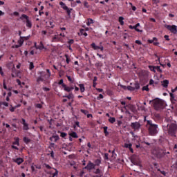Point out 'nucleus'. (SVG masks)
<instances>
[{
    "mask_svg": "<svg viewBox=\"0 0 177 177\" xmlns=\"http://www.w3.org/2000/svg\"><path fill=\"white\" fill-rule=\"evenodd\" d=\"M70 136H72V138H75V139L78 138V135H77V133L74 131L70 133Z\"/></svg>",
    "mask_w": 177,
    "mask_h": 177,
    "instance_id": "22",
    "label": "nucleus"
},
{
    "mask_svg": "<svg viewBox=\"0 0 177 177\" xmlns=\"http://www.w3.org/2000/svg\"><path fill=\"white\" fill-rule=\"evenodd\" d=\"M24 141L25 142V143H30V142H31V140H30L27 137H24Z\"/></svg>",
    "mask_w": 177,
    "mask_h": 177,
    "instance_id": "33",
    "label": "nucleus"
},
{
    "mask_svg": "<svg viewBox=\"0 0 177 177\" xmlns=\"http://www.w3.org/2000/svg\"><path fill=\"white\" fill-rule=\"evenodd\" d=\"M2 104L3 106H6V107H8L9 106V103H8L6 102H0V106H2Z\"/></svg>",
    "mask_w": 177,
    "mask_h": 177,
    "instance_id": "36",
    "label": "nucleus"
},
{
    "mask_svg": "<svg viewBox=\"0 0 177 177\" xmlns=\"http://www.w3.org/2000/svg\"><path fill=\"white\" fill-rule=\"evenodd\" d=\"M80 33L82 34V35H84V37H86L88 35V33H86L85 32V30L84 29H81L80 30Z\"/></svg>",
    "mask_w": 177,
    "mask_h": 177,
    "instance_id": "29",
    "label": "nucleus"
},
{
    "mask_svg": "<svg viewBox=\"0 0 177 177\" xmlns=\"http://www.w3.org/2000/svg\"><path fill=\"white\" fill-rule=\"evenodd\" d=\"M154 41H157V37H153L152 40L148 39L149 44H154Z\"/></svg>",
    "mask_w": 177,
    "mask_h": 177,
    "instance_id": "35",
    "label": "nucleus"
},
{
    "mask_svg": "<svg viewBox=\"0 0 177 177\" xmlns=\"http://www.w3.org/2000/svg\"><path fill=\"white\" fill-rule=\"evenodd\" d=\"M20 19H26V20H28V16H27L26 15L23 14L21 15V17H20Z\"/></svg>",
    "mask_w": 177,
    "mask_h": 177,
    "instance_id": "39",
    "label": "nucleus"
},
{
    "mask_svg": "<svg viewBox=\"0 0 177 177\" xmlns=\"http://www.w3.org/2000/svg\"><path fill=\"white\" fill-rule=\"evenodd\" d=\"M95 174H101L100 169H97L96 171H95Z\"/></svg>",
    "mask_w": 177,
    "mask_h": 177,
    "instance_id": "60",
    "label": "nucleus"
},
{
    "mask_svg": "<svg viewBox=\"0 0 177 177\" xmlns=\"http://www.w3.org/2000/svg\"><path fill=\"white\" fill-rule=\"evenodd\" d=\"M55 172L54 174H53V176H57V175H59V171H57V169H54Z\"/></svg>",
    "mask_w": 177,
    "mask_h": 177,
    "instance_id": "43",
    "label": "nucleus"
},
{
    "mask_svg": "<svg viewBox=\"0 0 177 177\" xmlns=\"http://www.w3.org/2000/svg\"><path fill=\"white\" fill-rule=\"evenodd\" d=\"M128 107L132 113H136V106L132 104H129L127 106H124V109H127Z\"/></svg>",
    "mask_w": 177,
    "mask_h": 177,
    "instance_id": "9",
    "label": "nucleus"
},
{
    "mask_svg": "<svg viewBox=\"0 0 177 177\" xmlns=\"http://www.w3.org/2000/svg\"><path fill=\"white\" fill-rule=\"evenodd\" d=\"M131 127L132 128V129H139V128H140V123L138 122H133L131 124Z\"/></svg>",
    "mask_w": 177,
    "mask_h": 177,
    "instance_id": "11",
    "label": "nucleus"
},
{
    "mask_svg": "<svg viewBox=\"0 0 177 177\" xmlns=\"http://www.w3.org/2000/svg\"><path fill=\"white\" fill-rule=\"evenodd\" d=\"M95 167H96V165L93 164L92 162H88L87 165L84 167V169L92 171V169H95Z\"/></svg>",
    "mask_w": 177,
    "mask_h": 177,
    "instance_id": "8",
    "label": "nucleus"
},
{
    "mask_svg": "<svg viewBox=\"0 0 177 177\" xmlns=\"http://www.w3.org/2000/svg\"><path fill=\"white\" fill-rule=\"evenodd\" d=\"M104 157L105 160H109V153H105Z\"/></svg>",
    "mask_w": 177,
    "mask_h": 177,
    "instance_id": "55",
    "label": "nucleus"
},
{
    "mask_svg": "<svg viewBox=\"0 0 177 177\" xmlns=\"http://www.w3.org/2000/svg\"><path fill=\"white\" fill-rule=\"evenodd\" d=\"M119 23H120L121 26H124V18L122 17H119Z\"/></svg>",
    "mask_w": 177,
    "mask_h": 177,
    "instance_id": "31",
    "label": "nucleus"
},
{
    "mask_svg": "<svg viewBox=\"0 0 177 177\" xmlns=\"http://www.w3.org/2000/svg\"><path fill=\"white\" fill-rule=\"evenodd\" d=\"M68 44H69V45H71V44H74V39H70V40L68 41Z\"/></svg>",
    "mask_w": 177,
    "mask_h": 177,
    "instance_id": "52",
    "label": "nucleus"
},
{
    "mask_svg": "<svg viewBox=\"0 0 177 177\" xmlns=\"http://www.w3.org/2000/svg\"><path fill=\"white\" fill-rule=\"evenodd\" d=\"M176 91H177V86L175 88L171 89L172 93H174V92H176Z\"/></svg>",
    "mask_w": 177,
    "mask_h": 177,
    "instance_id": "63",
    "label": "nucleus"
},
{
    "mask_svg": "<svg viewBox=\"0 0 177 177\" xmlns=\"http://www.w3.org/2000/svg\"><path fill=\"white\" fill-rule=\"evenodd\" d=\"M91 24H93V19L88 18V22H87V26H91Z\"/></svg>",
    "mask_w": 177,
    "mask_h": 177,
    "instance_id": "28",
    "label": "nucleus"
},
{
    "mask_svg": "<svg viewBox=\"0 0 177 177\" xmlns=\"http://www.w3.org/2000/svg\"><path fill=\"white\" fill-rule=\"evenodd\" d=\"M59 139H60V138H59V136L57 135L53 136L52 137L50 138V140H51V142H57Z\"/></svg>",
    "mask_w": 177,
    "mask_h": 177,
    "instance_id": "16",
    "label": "nucleus"
},
{
    "mask_svg": "<svg viewBox=\"0 0 177 177\" xmlns=\"http://www.w3.org/2000/svg\"><path fill=\"white\" fill-rule=\"evenodd\" d=\"M50 157H52V158H55V153L53 152V151H52L50 153Z\"/></svg>",
    "mask_w": 177,
    "mask_h": 177,
    "instance_id": "59",
    "label": "nucleus"
},
{
    "mask_svg": "<svg viewBox=\"0 0 177 177\" xmlns=\"http://www.w3.org/2000/svg\"><path fill=\"white\" fill-rule=\"evenodd\" d=\"M140 85L138 82H136V87H133L132 86H128L127 89L128 91H133L135 89H140Z\"/></svg>",
    "mask_w": 177,
    "mask_h": 177,
    "instance_id": "10",
    "label": "nucleus"
},
{
    "mask_svg": "<svg viewBox=\"0 0 177 177\" xmlns=\"http://www.w3.org/2000/svg\"><path fill=\"white\" fill-rule=\"evenodd\" d=\"M65 57H66V63L67 64H70V59H68V55H65Z\"/></svg>",
    "mask_w": 177,
    "mask_h": 177,
    "instance_id": "41",
    "label": "nucleus"
},
{
    "mask_svg": "<svg viewBox=\"0 0 177 177\" xmlns=\"http://www.w3.org/2000/svg\"><path fill=\"white\" fill-rule=\"evenodd\" d=\"M165 27L169 30V31L171 32L172 34L177 33V26L175 25H165Z\"/></svg>",
    "mask_w": 177,
    "mask_h": 177,
    "instance_id": "6",
    "label": "nucleus"
},
{
    "mask_svg": "<svg viewBox=\"0 0 177 177\" xmlns=\"http://www.w3.org/2000/svg\"><path fill=\"white\" fill-rule=\"evenodd\" d=\"M58 84L59 85H62V88L63 85H66L64 83H63V79L60 80Z\"/></svg>",
    "mask_w": 177,
    "mask_h": 177,
    "instance_id": "47",
    "label": "nucleus"
},
{
    "mask_svg": "<svg viewBox=\"0 0 177 177\" xmlns=\"http://www.w3.org/2000/svg\"><path fill=\"white\" fill-rule=\"evenodd\" d=\"M149 68L153 73H156V71H158V73H162V70H161V67L160 66H149Z\"/></svg>",
    "mask_w": 177,
    "mask_h": 177,
    "instance_id": "7",
    "label": "nucleus"
},
{
    "mask_svg": "<svg viewBox=\"0 0 177 177\" xmlns=\"http://www.w3.org/2000/svg\"><path fill=\"white\" fill-rule=\"evenodd\" d=\"M80 111L85 115H86V114H88V113H89V111H88L87 110H84V109H81Z\"/></svg>",
    "mask_w": 177,
    "mask_h": 177,
    "instance_id": "40",
    "label": "nucleus"
},
{
    "mask_svg": "<svg viewBox=\"0 0 177 177\" xmlns=\"http://www.w3.org/2000/svg\"><path fill=\"white\" fill-rule=\"evenodd\" d=\"M36 107H37V109H42V104H36Z\"/></svg>",
    "mask_w": 177,
    "mask_h": 177,
    "instance_id": "50",
    "label": "nucleus"
},
{
    "mask_svg": "<svg viewBox=\"0 0 177 177\" xmlns=\"http://www.w3.org/2000/svg\"><path fill=\"white\" fill-rule=\"evenodd\" d=\"M22 124L24 125V131H28L30 129V128H28V124H27V122H26L25 119H22Z\"/></svg>",
    "mask_w": 177,
    "mask_h": 177,
    "instance_id": "13",
    "label": "nucleus"
},
{
    "mask_svg": "<svg viewBox=\"0 0 177 177\" xmlns=\"http://www.w3.org/2000/svg\"><path fill=\"white\" fill-rule=\"evenodd\" d=\"M29 68H30V70H32V68H34V63L33 62L30 63Z\"/></svg>",
    "mask_w": 177,
    "mask_h": 177,
    "instance_id": "44",
    "label": "nucleus"
},
{
    "mask_svg": "<svg viewBox=\"0 0 177 177\" xmlns=\"http://www.w3.org/2000/svg\"><path fill=\"white\" fill-rule=\"evenodd\" d=\"M131 161L133 165H137L138 167H140V168H142V163H140V160H139V157L136 156H132L131 157Z\"/></svg>",
    "mask_w": 177,
    "mask_h": 177,
    "instance_id": "4",
    "label": "nucleus"
},
{
    "mask_svg": "<svg viewBox=\"0 0 177 177\" xmlns=\"http://www.w3.org/2000/svg\"><path fill=\"white\" fill-rule=\"evenodd\" d=\"M14 162H16L18 164V165H20V164H22V162H24V160L21 158H17V159H13Z\"/></svg>",
    "mask_w": 177,
    "mask_h": 177,
    "instance_id": "12",
    "label": "nucleus"
},
{
    "mask_svg": "<svg viewBox=\"0 0 177 177\" xmlns=\"http://www.w3.org/2000/svg\"><path fill=\"white\" fill-rule=\"evenodd\" d=\"M26 26L29 28H31V27H32V24H31L29 19L26 20Z\"/></svg>",
    "mask_w": 177,
    "mask_h": 177,
    "instance_id": "24",
    "label": "nucleus"
},
{
    "mask_svg": "<svg viewBox=\"0 0 177 177\" xmlns=\"http://www.w3.org/2000/svg\"><path fill=\"white\" fill-rule=\"evenodd\" d=\"M136 44H137L138 45H142V41H140V40H136Z\"/></svg>",
    "mask_w": 177,
    "mask_h": 177,
    "instance_id": "56",
    "label": "nucleus"
},
{
    "mask_svg": "<svg viewBox=\"0 0 177 177\" xmlns=\"http://www.w3.org/2000/svg\"><path fill=\"white\" fill-rule=\"evenodd\" d=\"M66 11V13L69 17H71V10H73V8H68V7H65V10Z\"/></svg>",
    "mask_w": 177,
    "mask_h": 177,
    "instance_id": "18",
    "label": "nucleus"
},
{
    "mask_svg": "<svg viewBox=\"0 0 177 177\" xmlns=\"http://www.w3.org/2000/svg\"><path fill=\"white\" fill-rule=\"evenodd\" d=\"M124 147H126V149H130L132 147V144H124Z\"/></svg>",
    "mask_w": 177,
    "mask_h": 177,
    "instance_id": "37",
    "label": "nucleus"
},
{
    "mask_svg": "<svg viewBox=\"0 0 177 177\" xmlns=\"http://www.w3.org/2000/svg\"><path fill=\"white\" fill-rule=\"evenodd\" d=\"M164 38L166 39V41H169V36L166 35L164 36Z\"/></svg>",
    "mask_w": 177,
    "mask_h": 177,
    "instance_id": "57",
    "label": "nucleus"
},
{
    "mask_svg": "<svg viewBox=\"0 0 177 177\" xmlns=\"http://www.w3.org/2000/svg\"><path fill=\"white\" fill-rule=\"evenodd\" d=\"M153 84H154V80H153L152 79H151L149 80V85H153Z\"/></svg>",
    "mask_w": 177,
    "mask_h": 177,
    "instance_id": "61",
    "label": "nucleus"
},
{
    "mask_svg": "<svg viewBox=\"0 0 177 177\" xmlns=\"http://www.w3.org/2000/svg\"><path fill=\"white\" fill-rule=\"evenodd\" d=\"M64 97H67V99H72L71 102H74V94L70 93L68 95H64Z\"/></svg>",
    "mask_w": 177,
    "mask_h": 177,
    "instance_id": "17",
    "label": "nucleus"
},
{
    "mask_svg": "<svg viewBox=\"0 0 177 177\" xmlns=\"http://www.w3.org/2000/svg\"><path fill=\"white\" fill-rule=\"evenodd\" d=\"M66 77H67L68 81H69L70 82H71V84H74V80H73V79H71V77H70V76H68V75H66Z\"/></svg>",
    "mask_w": 177,
    "mask_h": 177,
    "instance_id": "42",
    "label": "nucleus"
},
{
    "mask_svg": "<svg viewBox=\"0 0 177 177\" xmlns=\"http://www.w3.org/2000/svg\"><path fill=\"white\" fill-rule=\"evenodd\" d=\"M169 95L171 97V99H175V96H174V94L172 93H170Z\"/></svg>",
    "mask_w": 177,
    "mask_h": 177,
    "instance_id": "62",
    "label": "nucleus"
},
{
    "mask_svg": "<svg viewBox=\"0 0 177 177\" xmlns=\"http://www.w3.org/2000/svg\"><path fill=\"white\" fill-rule=\"evenodd\" d=\"M19 142V138H16L15 141L14 142H12V145H17V146H19L20 143Z\"/></svg>",
    "mask_w": 177,
    "mask_h": 177,
    "instance_id": "30",
    "label": "nucleus"
},
{
    "mask_svg": "<svg viewBox=\"0 0 177 177\" xmlns=\"http://www.w3.org/2000/svg\"><path fill=\"white\" fill-rule=\"evenodd\" d=\"M104 133H105V136H109V131H107L108 127L106 126L103 127Z\"/></svg>",
    "mask_w": 177,
    "mask_h": 177,
    "instance_id": "23",
    "label": "nucleus"
},
{
    "mask_svg": "<svg viewBox=\"0 0 177 177\" xmlns=\"http://www.w3.org/2000/svg\"><path fill=\"white\" fill-rule=\"evenodd\" d=\"M129 28L131 30H136V31H137V32H143V30H140L139 28H135V26H132V25H130V26H129Z\"/></svg>",
    "mask_w": 177,
    "mask_h": 177,
    "instance_id": "19",
    "label": "nucleus"
},
{
    "mask_svg": "<svg viewBox=\"0 0 177 177\" xmlns=\"http://www.w3.org/2000/svg\"><path fill=\"white\" fill-rule=\"evenodd\" d=\"M0 74L3 75V71H2V67H0Z\"/></svg>",
    "mask_w": 177,
    "mask_h": 177,
    "instance_id": "64",
    "label": "nucleus"
},
{
    "mask_svg": "<svg viewBox=\"0 0 177 177\" xmlns=\"http://www.w3.org/2000/svg\"><path fill=\"white\" fill-rule=\"evenodd\" d=\"M142 91H146L147 92H149V91H150V89L149 88V85L143 86L142 87Z\"/></svg>",
    "mask_w": 177,
    "mask_h": 177,
    "instance_id": "34",
    "label": "nucleus"
},
{
    "mask_svg": "<svg viewBox=\"0 0 177 177\" xmlns=\"http://www.w3.org/2000/svg\"><path fill=\"white\" fill-rule=\"evenodd\" d=\"M49 24H50V26L51 28H53L55 27V25L53 24V22L50 21Z\"/></svg>",
    "mask_w": 177,
    "mask_h": 177,
    "instance_id": "58",
    "label": "nucleus"
},
{
    "mask_svg": "<svg viewBox=\"0 0 177 177\" xmlns=\"http://www.w3.org/2000/svg\"><path fill=\"white\" fill-rule=\"evenodd\" d=\"M109 121L111 124H114L115 122V118L109 117Z\"/></svg>",
    "mask_w": 177,
    "mask_h": 177,
    "instance_id": "25",
    "label": "nucleus"
},
{
    "mask_svg": "<svg viewBox=\"0 0 177 177\" xmlns=\"http://www.w3.org/2000/svg\"><path fill=\"white\" fill-rule=\"evenodd\" d=\"M91 46H92V48L95 49V50H97V49L100 48L99 46H96L95 43H92Z\"/></svg>",
    "mask_w": 177,
    "mask_h": 177,
    "instance_id": "27",
    "label": "nucleus"
},
{
    "mask_svg": "<svg viewBox=\"0 0 177 177\" xmlns=\"http://www.w3.org/2000/svg\"><path fill=\"white\" fill-rule=\"evenodd\" d=\"M161 83H162V86H163V88H168L169 81L168 80H165L162 81Z\"/></svg>",
    "mask_w": 177,
    "mask_h": 177,
    "instance_id": "14",
    "label": "nucleus"
},
{
    "mask_svg": "<svg viewBox=\"0 0 177 177\" xmlns=\"http://www.w3.org/2000/svg\"><path fill=\"white\" fill-rule=\"evenodd\" d=\"M84 8H89V6L88 5L87 1H84Z\"/></svg>",
    "mask_w": 177,
    "mask_h": 177,
    "instance_id": "51",
    "label": "nucleus"
},
{
    "mask_svg": "<svg viewBox=\"0 0 177 177\" xmlns=\"http://www.w3.org/2000/svg\"><path fill=\"white\" fill-rule=\"evenodd\" d=\"M60 136H61V138H66V136H67V133L62 132V133H61Z\"/></svg>",
    "mask_w": 177,
    "mask_h": 177,
    "instance_id": "45",
    "label": "nucleus"
},
{
    "mask_svg": "<svg viewBox=\"0 0 177 177\" xmlns=\"http://www.w3.org/2000/svg\"><path fill=\"white\" fill-rule=\"evenodd\" d=\"M79 86L80 88V92H85V86L84 85V84H80Z\"/></svg>",
    "mask_w": 177,
    "mask_h": 177,
    "instance_id": "21",
    "label": "nucleus"
},
{
    "mask_svg": "<svg viewBox=\"0 0 177 177\" xmlns=\"http://www.w3.org/2000/svg\"><path fill=\"white\" fill-rule=\"evenodd\" d=\"M158 171H160V172L162 174V175H164L165 176V175H166L165 171H161V170H160V169H158Z\"/></svg>",
    "mask_w": 177,
    "mask_h": 177,
    "instance_id": "53",
    "label": "nucleus"
},
{
    "mask_svg": "<svg viewBox=\"0 0 177 177\" xmlns=\"http://www.w3.org/2000/svg\"><path fill=\"white\" fill-rule=\"evenodd\" d=\"M30 39V37L28 36V37H21V39H22V44L23 42H24V39H26L27 41V39Z\"/></svg>",
    "mask_w": 177,
    "mask_h": 177,
    "instance_id": "38",
    "label": "nucleus"
},
{
    "mask_svg": "<svg viewBox=\"0 0 177 177\" xmlns=\"http://www.w3.org/2000/svg\"><path fill=\"white\" fill-rule=\"evenodd\" d=\"M15 109H16V107L12 106L11 108H10V111L12 113H13Z\"/></svg>",
    "mask_w": 177,
    "mask_h": 177,
    "instance_id": "54",
    "label": "nucleus"
},
{
    "mask_svg": "<svg viewBox=\"0 0 177 177\" xmlns=\"http://www.w3.org/2000/svg\"><path fill=\"white\" fill-rule=\"evenodd\" d=\"M44 78H42V76H39L37 77V82H38V84H39V82H44Z\"/></svg>",
    "mask_w": 177,
    "mask_h": 177,
    "instance_id": "26",
    "label": "nucleus"
},
{
    "mask_svg": "<svg viewBox=\"0 0 177 177\" xmlns=\"http://www.w3.org/2000/svg\"><path fill=\"white\" fill-rule=\"evenodd\" d=\"M46 168H47V169H52V167H50L49 165L48 164H44Z\"/></svg>",
    "mask_w": 177,
    "mask_h": 177,
    "instance_id": "48",
    "label": "nucleus"
},
{
    "mask_svg": "<svg viewBox=\"0 0 177 177\" xmlns=\"http://www.w3.org/2000/svg\"><path fill=\"white\" fill-rule=\"evenodd\" d=\"M153 107L155 110H160V109L164 108V102L160 99H156L154 101Z\"/></svg>",
    "mask_w": 177,
    "mask_h": 177,
    "instance_id": "3",
    "label": "nucleus"
},
{
    "mask_svg": "<svg viewBox=\"0 0 177 177\" xmlns=\"http://www.w3.org/2000/svg\"><path fill=\"white\" fill-rule=\"evenodd\" d=\"M36 49H39V50H42V49H45V46H44V44L42 41H40L39 45L36 47Z\"/></svg>",
    "mask_w": 177,
    "mask_h": 177,
    "instance_id": "20",
    "label": "nucleus"
},
{
    "mask_svg": "<svg viewBox=\"0 0 177 177\" xmlns=\"http://www.w3.org/2000/svg\"><path fill=\"white\" fill-rule=\"evenodd\" d=\"M3 86L5 89L8 90V86H6V83L5 82V80H3Z\"/></svg>",
    "mask_w": 177,
    "mask_h": 177,
    "instance_id": "49",
    "label": "nucleus"
},
{
    "mask_svg": "<svg viewBox=\"0 0 177 177\" xmlns=\"http://www.w3.org/2000/svg\"><path fill=\"white\" fill-rule=\"evenodd\" d=\"M100 162H101L100 160L97 159L95 160V165H97V166L100 165Z\"/></svg>",
    "mask_w": 177,
    "mask_h": 177,
    "instance_id": "46",
    "label": "nucleus"
},
{
    "mask_svg": "<svg viewBox=\"0 0 177 177\" xmlns=\"http://www.w3.org/2000/svg\"><path fill=\"white\" fill-rule=\"evenodd\" d=\"M176 129H177V125H176V124H175V123H171V124L169 126L168 132H169V133H170L171 135H174V133H176Z\"/></svg>",
    "mask_w": 177,
    "mask_h": 177,
    "instance_id": "5",
    "label": "nucleus"
},
{
    "mask_svg": "<svg viewBox=\"0 0 177 177\" xmlns=\"http://www.w3.org/2000/svg\"><path fill=\"white\" fill-rule=\"evenodd\" d=\"M59 5L62 8V9H64V10H65V8H67L66 3H63V1L59 2Z\"/></svg>",
    "mask_w": 177,
    "mask_h": 177,
    "instance_id": "32",
    "label": "nucleus"
},
{
    "mask_svg": "<svg viewBox=\"0 0 177 177\" xmlns=\"http://www.w3.org/2000/svg\"><path fill=\"white\" fill-rule=\"evenodd\" d=\"M147 125H149L148 127L149 134L151 136H156L158 133V125L153 124L151 120H147Z\"/></svg>",
    "mask_w": 177,
    "mask_h": 177,
    "instance_id": "1",
    "label": "nucleus"
},
{
    "mask_svg": "<svg viewBox=\"0 0 177 177\" xmlns=\"http://www.w3.org/2000/svg\"><path fill=\"white\" fill-rule=\"evenodd\" d=\"M64 91H66V92H70L71 91H73L74 89V87H68L66 84H63Z\"/></svg>",
    "mask_w": 177,
    "mask_h": 177,
    "instance_id": "15",
    "label": "nucleus"
},
{
    "mask_svg": "<svg viewBox=\"0 0 177 177\" xmlns=\"http://www.w3.org/2000/svg\"><path fill=\"white\" fill-rule=\"evenodd\" d=\"M151 153L156 158H162L165 156V152L160 148L153 149Z\"/></svg>",
    "mask_w": 177,
    "mask_h": 177,
    "instance_id": "2",
    "label": "nucleus"
}]
</instances>
